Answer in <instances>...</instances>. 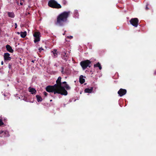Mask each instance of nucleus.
<instances>
[{"instance_id": "39448f33", "label": "nucleus", "mask_w": 156, "mask_h": 156, "mask_svg": "<svg viewBox=\"0 0 156 156\" xmlns=\"http://www.w3.org/2000/svg\"><path fill=\"white\" fill-rule=\"evenodd\" d=\"M91 62L89 60H86L80 62V65L83 70H85L87 67L90 68Z\"/></svg>"}, {"instance_id": "20e7f679", "label": "nucleus", "mask_w": 156, "mask_h": 156, "mask_svg": "<svg viewBox=\"0 0 156 156\" xmlns=\"http://www.w3.org/2000/svg\"><path fill=\"white\" fill-rule=\"evenodd\" d=\"M48 5L50 7L53 8L59 9L62 8L61 5L58 3L55 0H50L49 1Z\"/></svg>"}, {"instance_id": "2f4dec72", "label": "nucleus", "mask_w": 156, "mask_h": 156, "mask_svg": "<svg viewBox=\"0 0 156 156\" xmlns=\"http://www.w3.org/2000/svg\"><path fill=\"white\" fill-rule=\"evenodd\" d=\"M154 73L155 75H156V70H155V71Z\"/></svg>"}, {"instance_id": "cd10ccee", "label": "nucleus", "mask_w": 156, "mask_h": 156, "mask_svg": "<svg viewBox=\"0 0 156 156\" xmlns=\"http://www.w3.org/2000/svg\"><path fill=\"white\" fill-rule=\"evenodd\" d=\"M15 28H16L17 27V24L16 23L15 24Z\"/></svg>"}, {"instance_id": "473e14b6", "label": "nucleus", "mask_w": 156, "mask_h": 156, "mask_svg": "<svg viewBox=\"0 0 156 156\" xmlns=\"http://www.w3.org/2000/svg\"><path fill=\"white\" fill-rule=\"evenodd\" d=\"M70 38H73V36H70Z\"/></svg>"}, {"instance_id": "e433bc0d", "label": "nucleus", "mask_w": 156, "mask_h": 156, "mask_svg": "<svg viewBox=\"0 0 156 156\" xmlns=\"http://www.w3.org/2000/svg\"><path fill=\"white\" fill-rule=\"evenodd\" d=\"M27 14H30V13L29 12H28Z\"/></svg>"}, {"instance_id": "aec40b11", "label": "nucleus", "mask_w": 156, "mask_h": 156, "mask_svg": "<svg viewBox=\"0 0 156 156\" xmlns=\"http://www.w3.org/2000/svg\"><path fill=\"white\" fill-rule=\"evenodd\" d=\"M52 53L53 54L54 57V58H56L57 57L58 54H57V52H56V53L53 52V53Z\"/></svg>"}, {"instance_id": "6ab92c4d", "label": "nucleus", "mask_w": 156, "mask_h": 156, "mask_svg": "<svg viewBox=\"0 0 156 156\" xmlns=\"http://www.w3.org/2000/svg\"><path fill=\"white\" fill-rule=\"evenodd\" d=\"M94 67H98L100 70H101L102 69V67L100 63L99 62H98L97 64H94Z\"/></svg>"}, {"instance_id": "c756f323", "label": "nucleus", "mask_w": 156, "mask_h": 156, "mask_svg": "<svg viewBox=\"0 0 156 156\" xmlns=\"http://www.w3.org/2000/svg\"><path fill=\"white\" fill-rule=\"evenodd\" d=\"M3 61H2V62H1V65H3Z\"/></svg>"}, {"instance_id": "72a5a7b5", "label": "nucleus", "mask_w": 156, "mask_h": 156, "mask_svg": "<svg viewBox=\"0 0 156 156\" xmlns=\"http://www.w3.org/2000/svg\"><path fill=\"white\" fill-rule=\"evenodd\" d=\"M17 34H20V33L19 32H17Z\"/></svg>"}, {"instance_id": "dca6fc26", "label": "nucleus", "mask_w": 156, "mask_h": 156, "mask_svg": "<svg viewBox=\"0 0 156 156\" xmlns=\"http://www.w3.org/2000/svg\"><path fill=\"white\" fill-rule=\"evenodd\" d=\"M7 14L8 16L9 17H11V18H14L15 17V15L14 14V13L12 12H7Z\"/></svg>"}, {"instance_id": "0eeeda50", "label": "nucleus", "mask_w": 156, "mask_h": 156, "mask_svg": "<svg viewBox=\"0 0 156 156\" xmlns=\"http://www.w3.org/2000/svg\"><path fill=\"white\" fill-rule=\"evenodd\" d=\"M130 24L135 27H137L138 25L139 20L138 18H132L129 21Z\"/></svg>"}, {"instance_id": "f8f14e48", "label": "nucleus", "mask_w": 156, "mask_h": 156, "mask_svg": "<svg viewBox=\"0 0 156 156\" xmlns=\"http://www.w3.org/2000/svg\"><path fill=\"white\" fill-rule=\"evenodd\" d=\"M6 48L7 51L9 52L12 53L13 52V50L12 49V47L10 45L8 44L6 46Z\"/></svg>"}, {"instance_id": "58836bf2", "label": "nucleus", "mask_w": 156, "mask_h": 156, "mask_svg": "<svg viewBox=\"0 0 156 156\" xmlns=\"http://www.w3.org/2000/svg\"><path fill=\"white\" fill-rule=\"evenodd\" d=\"M93 74V73H92L91 74Z\"/></svg>"}, {"instance_id": "f704fd0d", "label": "nucleus", "mask_w": 156, "mask_h": 156, "mask_svg": "<svg viewBox=\"0 0 156 156\" xmlns=\"http://www.w3.org/2000/svg\"><path fill=\"white\" fill-rule=\"evenodd\" d=\"M50 101H52V100H50Z\"/></svg>"}, {"instance_id": "c85d7f7f", "label": "nucleus", "mask_w": 156, "mask_h": 156, "mask_svg": "<svg viewBox=\"0 0 156 156\" xmlns=\"http://www.w3.org/2000/svg\"><path fill=\"white\" fill-rule=\"evenodd\" d=\"M20 5H23V2H20Z\"/></svg>"}, {"instance_id": "412c9836", "label": "nucleus", "mask_w": 156, "mask_h": 156, "mask_svg": "<svg viewBox=\"0 0 156 156\" xmlns=\"http://www.w3.org/2000/svg\"><path fill=\"white\" fill-rule=\"evenodd\" d=\"M62 3L64 5H65L67 4V2L66 0H63Z\"/></svg>"}, {"instance_id": "9b49d317", "label": "nucleus", "mask_w": 156, "mask_h": 156, "mask_svg": "<svg viewBox=\"0 0 156 156\" xmlns=\"http://www.w3.org/2000/svg\"><path fill=\"white\" fill-rule=\"evenodd\" d=\"M61 55L62 59L66 61H67V56L66 55V53L65 51H62Z\"/></svg>"}, {"instance_id": "a211bd4d", "label": "nucleus", "mask_w": 156, "mask_h": 156, "mask_svg": "<svg viewBox=\"0 0 156 156\" xmlns=\"http://www.w3.org/2000/svg\"><path fill=\"white\" fill-rule=\"evenodd\" d=\"M27 32L26 31L21 32H20V36L22 38H24L27 35Z\"/></svg>"}, {"instance_id": "ddd939ff", "label": "nucleus", "mask_w": 156, "mask_h": 156, "mask_svg": "<svg viewBox=\"0 0 156 156\" xmlns=\"http://www.w3.org/2000/svg\"><path fill=\"white\" fill-rule=\"evenodd\" d=\"M84 76L83 75H81L79 78V82L81 84H83L85 82V79L83 78Z\"/></svg>"}, {"instance_id": "4be33fe9", "label": "nucleus", "mask_w": 156, "mask_h": 156, "mask_svg": "<svg viewBox=\"0 0 156 156\" xmlns=\"http://www.w3.org/2000/svg\"><path fill=\"white\" fill-rule=\"evenodd\" d=\"M4 124V123L2 122V119H0V126H1Z\"/></svg>"}, {"instance_id": "4468645a", "label": "nucleus", "mask_w": 156, "mask_h": 156, "mask_svg": "<svg viewBox=\"0 0 156 156\" xmlns=\"http://www.w3.org/2000/svg\"><path fill=\"white\" fill-rule=\"evenodd\" d=\"M93 90V87H91L90 89H89V88H86L84 90V92L85 93H91L92 91Z\"/></svg>"}, {"instance_id": "6e6552de", "label": "nucleus", "mask_w": 156, "mask_h": 156, "mask_svg": "<svg viewBox=\"0 0 156 156\" xmlns=\"http://www.w3.org/2000/svg\"><path fill=\"white\" fill-rule=\"evenodd\" d=\"M9 135L8 131L0 130V137H8Z\"/></svg>"}, {"instance_id": "bb28decb", "label": "nucleus", "mask_w": 156, "mask_h": 156, "mask_svg": "<svg viewBox=\"0 0 156 156\" xmlns=\"http://www.w3.org/2000/svg\"><path fill=\"white\" fill-rule=\"evenodd\" d=\"M11 65L9 63V68L10 69L11 68Z\"/></svg>"}, {"instance_id": "b1692460", "label": "nucleus", "mask_w": 156, "mask_h": 156, "mask_svg": "<svg viewBox=\"0 0 156 156\" xmlns=\"http://www.w3.org/2000/svg\"><path fill=\"white\" fill-rule=\"evenodd\" d=\"M57 49H54L53 50V51H51V53H53V52L54 53H56V52H57Z\"/></svg>"}, {"instance_id": "2eb2a0df", "label": "nucleus", "mask_w": 156, "mask_h": 156, "mask_svg": "<svg viewBox=\"0 0 156 156\" xmlns=\"http://www.w3.org/2000/svg\"><path fill=\"white\" fill-rule=\"evenodd\" d=\"M29 92H31V93L32 94H35L37 92L36 90L34 88H29Z\"/></svg>"}, {"instance_id": "423d86ee", "label": "nucleus", "mask_w": 156, "mask_h": 156, "mask_svg": "<svg viewBox=\"0 0 156 156\" xmlns=\"http://www.w3.org/2000/svg\"><path fill=\"white\" fill-rule=\"evenodd\" d=\"M40 33L39 32H35L33 36L34 37V42L35 43L40 41Z\"/></svg>"}, {"instance_id": "393cba45", "label": "nucleus", "mask_w": 156, "mask_h": 156, "mask_svg": "<svg viewBox=\"0 0 156 156\" xmlns=\"http://www.w3.org/2000/svg\"><path fill=\"white\" fill-rule=\"evenodd\" d=\"M44 95L45 96H47L48 94L46 92L44 91L43 93Z\"/></svg>"}, {"instance_id": "9d476101", "label": "nucleus", "mask_w": 156, "mask_h": 156, "mask_svg": "<svg viewBox=\"0 0 156 156\" xmlns=\"http://www.w3.org/2000/svg\"><path fill=\"white\" fill-rule=\"evenodd\" d=\"M10 54L8 53H5L4 56V60L5 61H10L11 58L10 57Z\"/></svg>"}, {"instance_id": "4c0bfd02", "label": "nucleus", "mask_w": 156, "mask_h": 156, "mask_svg": "<svg viewBox=\"0 0 156 156\" xmlns=\"http://www.w3.org/2000/svg\"><path fill=\"white\" fill-rule=\"evenodd\" d=\"M90 72H92V70H91V71H90Z\"/></svg>"}, {"instance_id": "f3484780", "label": "nucleus", "mask_w": 156, "mask_h": 156, "mask_svg": "<svg viewBox=\"0 0 156 156\" xmlns=\"http://www.w3.org/2000/svg\"><path fill=\"white\" fill-rule=\"evenodd\" d=\"M36 96L37 99V101L38 102H41L42 101V99L41 96L38 95H36Z\"/></svg>"}, {"instance_id": "f03ea898", "label": "nucleus", "mask_w": 156, "mask_h": 156, "mask_svg": "<svg viewBox=\"0 0 156 156\" xmlns=\"http://www.w3.org/2000/svg\"><path fill=\"white\" fill-rule=\"evenodd\" d=\"M62 77L59 76L56 81V84H55V86H56L61 92H62L65 96L67 95L68 92L67 90H69L70 87L67 84L66 82H61Z\"/></svg>"}, {"instance_id": "c9c22d12", "label": "nucleus", "mask_w": 156, "mask_h": 156, "mask_svg": "<svg viewBox=\"0 0 156 156\" xmlns=\"http://www.w3.org/2000/svg\"><path fill=\"white\" fill-rule=\"evenodd\" d=\"M147 9H148V7H147Z\"/></svg>"}, {"instance_id": "f257e3e1", "label": "nucleus", "mask_w": 156, "mask_h": 156, "mask_svg": "<svg viewBox=\"0 0 156 156\" xmlns=\"http://www.w3.org/2000/svg\"><path fill=\"white\" fill-rule=\"evenodd\" d=\"M70 12L64 11L60 14L57 17L55 24L59 27L65 26L68 23V18L69 16Z\"/></svg>"}, {"instance_id": "7ed1b4c3", "label": "nucleus", "mask_w": 156, "mask_h": 156, "mask_svg": "<svg viewBox=\"0 0 156 156\" xmlns=\"http://www.w3.org/2000/svg\"><path fill=\"white\" fill-rule=\"evenodd\" d=\"M46 90L47 91L49 92H53L54 94H60L61 95H64V94L61 92L55 85L53 86H48L46 87Z\"/></svg>"}, {"instance_id": "a878e982", "label": "nucleus", "mask_w": 156, "mask_h": 156, "mask_svg": "<svg viewBox=\"0 0 156 156\" xmlns=\"http://www.w3.org/2000/svg\"><path fill=\"white\" fill-rule=\"evenodd\" d=\"M62 70L61 71V73H62V74H64V68L63 67H62Z\"/></svg>"}, {"instance_id": "1a4fd4ad", "label": "nucleus", "mask_w": 156, "mask_h": 156, "mask_svg": "<svg viewBox=\"0 0 156 156\" xmlns=\"http://www.w3.org/2000/svg\"><path fill=\"white\" fill-rule=\"evenodd\" d=\"M127 92L126 90L125 89L121 88L118 92V94L120 97H122L125 95Z\"/></svg>"}, {"instance_id": "7c9ffc66", "label": "nucleus", "mask_w": 156, "mask_h": 156, "mask_svg": "<svg viewBox=\"0 0 156 156\" xmlns=\"http://www.w3.org/2000/svg\"><path fill=\"white\" fill-rule=\"evenodd\" d=\"M34 60H32L31 61V62H32L34 63Z\"/></svg>"}, {"instance_id": "5701e85b", "label": "nucleus", "mask_w": 156, "mask_h": 156, "mask_svg": "<svg viewBox=\"0 0 156 156\" xmlns=\"http://www.w3.org/2000/svg\"><path fill=\"white\" fill-rule=\"evenodd\" d=\"M38 50L40 52H41V51L42 50H44V49L42 48V47H41V48H40L39 49H38Z\"/></svg>"}]
</instances>
